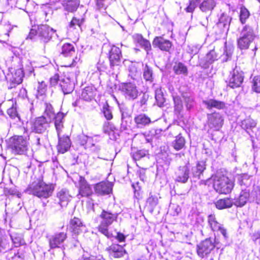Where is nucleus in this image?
<instances>
[{
    "mask_svg": "<svg viewBox=\"0 0 260 260\" xmlns=\"http://www.w3.org/2000/svg\"><path fill=\"white\" fill-rule=\"evenodd\" d=\"M46 92L45 85L43 83H42L38 87L36 96L38 99L40 96H43Z\"/></svg>",
    "mask_w": 260,
    "mask_h": 260,
    "instance_id": "obj_55",
    "label": "nucleus"
},
{
    "mask_svg": "<svg viewBox=\"0 0 260 260\" xmlns=\"http://www.w3.org/2000/svg\"><path fill=\"white\" fill-rule=\"evenodd\" d=\"M61 53L64 56L72 55L75 53V49L73 45L70 43L64 44L62 46Z\"/></svg>",
    "mask_w": 260,
    "mask_h": 260,
    "instance_id": "obj_42",
    "label": "nucleus"
},
{
    "mask_svg": "<svg viewBox=\"0 0 260 260\" xmlns=\"http://www.w3.org/2000/svg\"><path fill=\"white\" fill-rule=\"evenodd\" d=\"M55 30L47 25H42L38 27V35L40 40L47 43L52 38Z\"/></svg>",
    "mask_w": 260,
    "mask_h": 260,
    "instance_id": "obj_8",
    "label": "nucleus"
},
{
    "mask_svg": "<svg viewBox=\"0 0 260 260\" xmlns=\"http://www.w3.org/2000/svg\"><path fill=\"white\" fill-rule=\"evenodd\" d=\"M89 139L87 136L82 134L80 136V143L82 145L85 144Z\"/></svg>",
    "mask_w": 260,
    "mask_h": 260,
    "instance_id": "obj_59",
    "label": "nucleus"
},
{
    "mask_svg": "<svg viewBox=\"0 0 260 260\" xmlns=\"http://www.w3.org/2000/svg\"><path fill=\"white\" fill-rule=\"evenodd\" d=\"M26 192L39 198H47L51 196V189L50 186L43 181L38 180L29 184Z\"/></svg>",
    "mask_w": 260,
    "mask_h": 260,
    "instance_id": "obj_3",
    "label": "nucleus"
},
{
    "mask_svg": "<svg viewBox=\"0 0 260 260\" xmlns=\"http://www.w3.org/2000/svg\"><path fill=\"white\" fill-rule=\"evenodd\" d=\"M103 112L105 118L107 120H109L112 119L113 115L110 109L109 106L107 104L103 106Z\"/></svg>",
    "mask_w": 260,
    "mask_h": 260,
    "instance_id": "obj_53",
    "label": "nucleus"
},
{
    "mask_svg": "<svg viewBox=\"0 0 260 260\" xmlns=\"http://www.w3.org/2000/svg\"><path fill=\"white\" fill-rule=\"evenodd\" d=\"M200 0H189V5L185 8V11L188 13L193 12L198 5Z\"/></svg>",
    "mask_w": 260,
    "mask_h": 260,
    "instance_id": "obj_51",
    "label": "nucleus"
},
{
    "mask_svg": "<svg viewBox=\"0 0 260 260\" xmlns=\"http://www.w3.org/2000/svg\"><path fill=\"white\" fill-rule=\"evenodd\" d=\"M133 159L135 160H140L144 157L149 158L148 151L145 150H137L132 153Z\"/></svg>",
    "mask_w": 260,
    "mask_h": 260,
    "instance_id": "obj_45",
    "label": "nucleus"
},
{
    "mask_svg": "<svg viewBox=\"0 0 260 260\" xmlns=\"http://www.w3.org/2000/svg\"><path fill=\"white\" fill-rule=\"evenodd\" d=\"M28 141L26 137L21 136H14L11 137L8 142V146L13 152L16 154H24L27 149Z\"/></svg>",
    "mask_w": 260,
    "mask_h": 260,
    "instance_id": "obj_5",
    "label": "nucleus"
},
{
    "mask_svg": "<svg viewBox=\"0 0 260 260\" xmlns=\"http://www.w3.org/2000/svg\"><path fill=\"white\" fill-rule=\"evenodd\" d=\"M252 197L257 204L260 203V188L256 187L254 191L251 193V197Z\"/></svg>",
    "mask_w": 260,
    "mask_h": 260,
    "instance_id": "obj_57",
    "label": "nucleus"
},
{
    "mask_svg": "<svg viewBox=\"0 0 260 260\" xmlns=\"http://www.w3.org/2000/svg\"><path fill=\"white\" fill-rule=\"evenodd\" d=\"M215 5L214 0H205L200 5V9L204 12L211 11Z\"/></svg>",
    "mask_w": 260,
    "mask_h": 260,
    "instance_id": "obj_32",
    "label": "nucleus"
},
{
    "mask_svg": "<svg viewBox=\"0 0 260 260\" xmlns=\"http://www.w3.org/2000/svg\"><path fill=\"white\" fill-rule=\"evenodd\" d=\"M45 109L44 112V115L43 116L46 117V119L50 122L53 119H54L55 114L53 111V109L51 104L48 103H45Z\"/></svg>",
    "mask_w": 260,
    "mask_h": 260,
    "instance_id": "obj_39",
    "label": "nucleus"
},
{
    "mask_svg": "<svg viewBox=\"0 0 260 260\" xmlns=\"http://www.w3.org/2000/svg\"><path fill=\"white\" fill-rule=\"evenodd\" d=\"M79 4V0H63L62 5L67 11L72 12L76 10Z\"/></svg>",
    "mask_w": 260,
    "mask_h": 260,
    "instance_id": "obj_28",
    "label": "nucleus"
},
{
    "mask_svg": "<svg viewBox=\"0 0 260 260\" xmlns=\"http://www.w3.org/2000/svg\"><path fill=\"white\" fill-rule=\"evenodd\" d=\"M239 184L241 187V189L246 190V188L250 186L252 184L251 176L247 174H242L237 176Z\"/></svg>",
    "mask_w": 260,
    "mask_h": 260,
    "instance_id": "obj_23",
    "label": "nucleus"
},
{
    "mask_svg": "<svg viewBox=\"0 0 260 260\" xmlns=\"http://www.w3.org/2000/svg\"><path fill=\"white\" fill-rule=\"evenodd\" d=\"M185 139L180 135L176 137L175 140L173 142V146L174 148L178 151L182 149L185 146Z\"/></svg>",
    "mask_w": 260,
    "mask_h": 260,
    "instance_id": "obj_41",
    "label": "nucleus"
},
{
    "mask_svg": "<svg viewBox=\"0 0 260 260\" xmlns=\"http://www.w3.org/2000/svg\"><path fill=\"white\" fill-rule=\"evenodd\" d=\"M213 180L214 188L219 193H229L234 187L233 181L226 176L217 174L213 177Z\"/></svg>",
    "mask_w": 260,
    "mask_h": 260,
    "instance_id": "obj_2",
    "label": "nucleus"
},
{
    "mask_svg": "<svg viewBox=\"0 0 260 260\" xmlns=\"http://www.w3.org/2000/svg\"><path fill=\"white\" fill-rule=\"evenodd\" d=\"M109 254L113 257L119 258L126 253L123 247L119 244H113L106 248Z\"/></svg>",
    "mask_w": 260,
    "mask_h": 260,
    "instance_id": "obj_14",
    "label": "nucleus"
},
{
    "mask_svg": "<svg viewBox=\"0 0 260 260\" xmlns=\"http://www.w3.org/2000/svg\"><path fill=\"white\" fill-rule=\"evenodd\" d=\"M64 117V115L61 113H58L54 119H55L54 125L57 132V136L59 137L61 134L62 128H63V121L62 119Z\"/></svg>",
    "mask_w": 260,
    "mask_h": 260,
    "instance_id": "obj_29",
    "label": "nucleus"
},
{
    "mask_svg": "<svg viewBox=\"0 0 260 260\" xmlns=\"http://www.w3.org/2000/svg\"><path fill=\"white\" fill-rule=\"evenodd\" d=\"M233 203V201L231 199L224 198L217 200L215 203V205L217 209H223L231 207Z\"/></svg>",
    "mask_w": 260,
    "mask_h": 260,
    "instance_id": "obj_30",
    "label": "nucleus"
},
{
    "mask_svg": "<svg viewBox=\"0 0 260 260\" xmlns=\"http://www.w3.org/2000/svg\"><path fill=\"white\" fill-rule=\"evenodd\" d=\"M92 190L85 179L82 177L79 179V192L78 196L87 197L91 195Z\"/></svg>",
    "mask_w": 260,
    "mask_h": 260,
    "instance_id": "obj_20",
    "label": "nucleus"
},
{
    "mask_svg": "<svg viewBox=\"0 0 260 260\" xmlns=\"http://www.w3.org/2000/svg\"><path fill=\"white\" fill-rule=\"evenodd\" d=\"M70 227L72 232L77 235L81 233L84 229V225L81 220L76 217L71 220Z\"/></svg>",
    "mask_w": 260,
    "mask_h": 260,
    "instance_id": "obj_24",
    "label": "nucleus"
},
{
    "mask_svg": "<svg viewBox=\"0 0 260 260\" xmlns=\"http://www.w3.org/2000/svg\"><path fill=\"white\" fill-rule=\"evenodd\" d=\"M252 88L255 92H260V76L254 78Z\"/></svg>",
    "mask_w": 260,
    "mask_h": 260,
    "instance_id": "obj_54",
    "label": "nucleus"
},
{
    "mask_svg": "<svg viewBox=\"0 0 260 260\" xmlns=\"http://www.w3.org/2000/svg\"><path fill=\"white\" fill-rule=\"evenodd\" d=\"M147 100H148V95H146V94L144 93L140 101V103L141 106H142L145 105L146 103Z\"/></svg>",
    "mask_w": 260,
    "mask_h": 260,
    "instance_id": "obj_62",
    "label": "nucleus"
},
{
    "mask_svg": "<svg viewBox=\"0 0 260 260\" xmlns=\"http://www.w3.org/2000/svg\"><path fill=\"white\" fill-rule=\"evenodd\" d=\"M189 169L187 166L179 167L176 172L175 180L176 181L185 183L189 177Z\"/></svg>",
    "mask_w": 260,
    "mask_h": 260,
    "instance_id": "obj_19",
    "label": "nucleus"
},
{
    "mask_svg": "<svg viewBox=\"0 0 260 260\" xmlns=\"http://www.w3.org/2000/svg\"><path fill=\"white\" fill-rule=\"evenodd\" d=\"M12 79L10 80L12 82L17 84L21 83L23 77V72L21 69H18L15 70V73L12 72Z\"/></svg>",
    "mask_w": 260,
    "mask_h": 260,
    "instance_id": "obj_37",
    "label": "nucleus"
},
{
    "mask_svg": "<svg viewBox=\"0 0 260 260\" xmlns=\"http://www.w3.org/2000/svg\"><path fill=\"white\" fill-rule=\"evenodd\" d=\"M209 225L213 231L219 232L223 236L224 239H227L228 236L226 230L223 228L222 224L219 223L213 215H210L208 217Z\"/></svg>",
    "mask_w": 260,
    "mask_h": 260,
    "instance_id": "obj_9",
    "label": "nucleus"
},
{
    "mask_svg": "<svg viewBox=\"0 0 260 260\" xmlns=\"http://www.w3.org/2000/svg\"><path fill=\"white\" fill-rule=\"evenodd\" d=\"M203 103L206 106V108L208 109L214 108L218 110H221L223 109L225 107V104L223 102L214 99L204 101Z\"/></svg>",
    "mask_w": 260,
    "mask_h": 260,
    "instance_id": "obj_25",
    "label": "nucleus"
},
{
    "mask_svg": "<svg viewBox=\"0 0 260 260\" xmlns=\"http://www.w3.org/2000/svg\"><path fill=\"white\" fill-rule=\"evenodd\" d=\"M67 234L64 232L56 233L51 236L49 239V246L51 248H55L59 247L67 239Z\"/></svg>",
    "mask_w": 260,
    "mask_h": 260,
    "instance_id": "obj_12",
    "label": "nucleus"
},
{
    "mask_svg": "<svg viewBox=\"0 0 260 260\" xmlns=\"http://www.w3.org/2000/svg\"><path fill=\"white\" fill-rule=\"evenodd\" d=\"M11 239L15 247H18L24 244V241L21 236L18 234L11 235Z\"/></svg>",
    "mask_w": 260,
    "mask_h": 260,
    "instance_id": "obj_48",
    "label": "nucleus"
},
{
    "mask_svg": "<svg viewBox=\"0 0 260 260\" xmlns=\"http://www.w3.org/2000/svg\"><path fill=\"white\" fill-rule=\"evenodd\" d=\"M58 143L57 145V149L58 152L64 153L68 151L71 146V142L69 137H58Z\"/></svg>",
    "mask_w": 260,
    "mask_h": 260,
    "instance_id": "obj_18",
    "label": "nucleus"
},
{
    "mask_svg": "<svg viewBox=\"0 0 260 260\" xmlns=\"http://www.w3.org/2000/svg\"><path fill=\"white\" fill-rule=\"evenodd\" d=\"M7 113L12 118H15L16 117L19 118L15 107H12L9 108L7 111Z\"/></svg>",
    "mask_w": 260,
    "mask_h": 260,
    "instance_id": "obj_58",
    "label": "nucleus"
},
{
    "mask_svg": "<svg viewBox=\"0 0 260 260\" xmlns=\"http://www.w3.org/2000/svg\"><path fill=\"white\" fill-rule=\"evenodd\" d=\"M206 169L205 162L204 161H199L197 165L192 168V174L194 178L200 179L203 172Z\"/></svg>",
    "mask_w": 260,
    "mask_h": 260,
    "instance_id": "obj_27",
    "label": "nucleus"
},
{
    "mask_svg": "<svg viewBox=\"0 0 260 260\" xmlns=\"http://www.w3.org/2000/svg\"><path fill=\"white\" fill-rule=\"evenodd\" d=\"M95 192L100 195L109 194L112 190L111 184L109 182H101L95 185Z\"/></svg>",
    "mask_w": 260,
    "mask_h": 260,
    "instance_id": "obj_21",
    "label": "nucleus"
},
{
    "mask_svg": "<svg viewBox=\"0 0 260 260\" xmlns=\"http://www.w3.org/2000/svg\"><path fill=\"white\" fill-rule=\"evenodd\" d=\"M120 88L125 98L129 100H134L138 96L139 91L134 83L131 82L123 83Z\"/></svg>",
    "mask_w": 260,
    "mask_h": 260,
    "instance_id": "obj_6",
    "label": "nucleus"
},
{
    "mask_svg": "<svg viewBox=\"0 0 260 260\" xmlns=\"http://www.w3.org/2000/svg\"><path fill=\"white\" fill-rule=\"evenodd\" d=\"M182 97L184 100L187 110H189L193 106L194 100L193 97L190 93L188 92L183 93Z\"/></svg>",
    "mask_w": 260,
    "mask_h": 260,
    "instance_id": "obj_38",
    "label": "nucleus"
},
{
    "mask_svg": "<svg viewBox=\"0 0 260 260\" xmlns=\"http://www.w3.org/2000/svg\"><path fill=\"white\" fill-rule=\"evenodd\" d=\"M250 197V194L249 191H247L246 190L242 189V191L240 195L236 202V205L237 206H243L247 202L248 198Z\"/></svg>",
    "mask_w": 260,
    "mask_h": 260,
    "instance_id": "obj_35",
    "label": "nucleus"
},
{
    "mask_svg": "<svg viewBox=\"0 0 260 260\" xmlns=\"http://www.w3.org/2000/svg\"><path fill=\"white\" fill-rule=\"evenodd\" d=\"M172 97L174 101L175 112L180 114L183 108V105L181 97L174 93L172 94Z\"/></svg>",
    "mask_w": 260,
    "mask_h": 260,
    "instance_id": "obj_33",
    "label": "nucleus"
},
{
    "mask_svg": "<svg viewBox=\"0 0 260 260\" xmlns=\"http://www.w3.org/2000/svg\"><path fill=\"white\" fill-rule=\"evenodd\" d=\"M214 247V245L211 240L207 239L198 246V254L200 256L203 257L210 253Z\"/></svg>",
    "mask_w": 260,
    "mask_h": 260,
    "instance_id": "obj_11",
    "label": "nucleus"
},
{
    "mask_svg": "<svg viewBox=\"0 0 260 260\" xmlns=\"http://www.w3.org/2000/svg\"><path fill=\"white\" fill-rule=\"evenodd\" d=\"M116 238L118 240L119 242H123L125 241V236L122 233H117Z\"/></svg>",
    "mask_w": 260,
    "mask_h": 260,
    "instance_id": "obj_63",
    "label": "nucleus"
},
{
    "mask_svg": "<svg viewBox=\"0 0 260 260\" xmlns=\"http://www.w3.org/2000/svg\"><path fill=\"white\" fill-rule=\"evenodd\" d=\"M255 37V36L252 27L249 26H244L237 40L238 47L241 50L248 49Z\"/></svg>",
    "mask_w": 260,
    "mask_h": 260,
    "instance_id": "obj_4",
    "label": "nucleus"
},
{
    "mask_svg": "<svg viewBox=\"0 0 260 260\" xmlns=\"http://www.w3.org/2000/svg\"><path fill=\"white\" fill-rule=\"evenodd\" d=\"M58 78L59 77L58 75H55L53 77H51L50 78V84L52 86L55 85L58 82Z\"/></svg>",
    "mask_w": 260,
    "mask_h": 260,
    "instance_id": "obj_61",
    "label": "nucleus"
},
{
    "mask_svg": "<svg viewBox=\"0 0 260 260\" xmlns=\"http://www.w3.org/2000/svg\"><path fill=\"white\" fill-rule=\"evenodd\" d=\"M133 38L135 42L140 44L141 42L144 39L143 37L140 34H136L133 36Z\"/></svg>",
    "mask_w": 260,
    "mask_h": 260,
    "instance_id": "obj_60",
    "label": "nucleus"
},
{
    "mask_svg": "<svg viewBox=\"0 0 260 260\" xmlns=\"http://www.w3.org/2000/svg\"><path fill=\"white\" fill-rule=\"evenodd\" d=\"M135 122L139 127H142L149 124L151 122L149 117L145 114H140L135 118Z\"/></svg>",
    "mask_w": 260,
    "mask_h": 260,
    "instance_id": "obj_36",
    "label": "nucleus"
},
{
    "mask_svg": "<svg viewBox=\"0 0 260 260\" xmlns=\"http://www.w3.org/2000/svg\"><path fill=\"white\" fill-rule=\"evenodd\" d=\"M9 249L11 248L9 238L0 235V252H5Z\"/></svg>",
    "mask_w": 260,
    "mask_h": 260,
    "instance_id": "obj_34",
    "label": "nucleus"
},
{
    "mask_svg": "<svg viewBox=\"0 0 260 260\" xmlns=\"http://www.w3.org/2000/svg\"><path fill=\"white\" fill-rule=\"evenodd\" d=\"M142 47L144 48V49L145 50V51L147 52V53H148V52L151 50V46L150 42L144 39L142 42H141L139 44Z\"/></svg>",
    "mask_w": 260,
    "mask_h": 260,
    "instance_id": "obj_56",
    "label": "nucleus"
},
{
    "mask_svg": "<svg viewBox=\"0 0 260 260\" xmlns=\"http://www.w3.org/2000/svg\"><path fill=\"white\" fill-rule=\"evenodd\" d=\"M249 13L247 9L245 8H242L240 11V19L242 23L245 22V20L249 17Z\"/></svg>",
    "mask_w": 260,
    "mask_h": 260,
    "instance_id": "obj_52",
    "label": "nucleus"
},
{
    "mask_svg": "<svg viewBox=\"0 0 260 260\" xmlns=\"http://www.w3.org/2000/svg\"><path fill=\"white\" fill-rule=\"evenodd\" d=\"M243 81V75L242 72L234 70L231 73L229 78V85L231 88H234L241 86Z\"/></svg>",
    "mask_w": 260,
    "mask_h": 260,
    "instance_id": "obj_10",
    "label": "nucleus"
},
{
    "mask_svg": "<svg viewBox=\"0 0 260 260\" xmlns=\"http://www.w3.org/2000/svg\"><path fill=\"white\" fill-rule=\"evenodd\" d=\"M48 122L49 121L44 116L38 117L34 121L31 129L37 133H42L47 128Z\"/></svg>",
    "mask_w": 260,
    "mask_h": 260,
    "instance_id": "obj_13",
    "label": "nucleus"
},
{
    "mask_svg": "<svg viewBox=\"0 0 260 260\" xmlns=\"http://www.w3.org/2000/svg\"><path fill=\"white\" fill-rule=\"evenodd\" d=\"M60 86L64 94H68L73 91L74 88L73 78L65 75L61 80Z\"/></svg>",
    "mask_w": 260,
    "mask_h": 260,
    "instance_id": "obj_15",
    "label": "nucleus"
},
{
    "mask_svg": "<svg viewBox=\"0 0 260 260\" xmlns=\"http://www.w3.org/2000/svg\"><path fill=\"white\" fill-rule=\"evenodd\" d=\"M96 94L95 89L91 86L86 87L81 93V98L86 101H90Z\"/></svg>",
    "mask_w": 260,
    "mask_h": 260,
    "instance_id": "obj_26",
    "label": "nucleus"
},
{
    "mask_svg": "<svg viewBox=\"0 0 260 260\" xmlns=\"http://www.w3.org/2000/svg\"><path fill=\"white\" fill-rule=\"evenodd\" d=\"M255 121L251 119H246L243 120L241 122V126L243 129H251L256 126Z\"/></svg>",
    "mask_w": 260,
    "mask_h": 260,
    "instance_id": "obj_49",
    "label": "nucleus"
},
{
    "mask_svg": "<svg viewBox=\"0 0 260 260\" xmlns=\"http://www.w3.org/2000/svg\"><path fill=\"white\" fill-rule=\"evenodd\" d=\"M153 45L162 51H169L172 46V42L161 37H156L153 41Z\"/></svg>",
    "mask_w": 260,
    "mask_h": 260,
    "instance_id": "obj_16",
    "label": "nucleus"
},
{
    "mask_svg": "<svg viewBox=\"0 0 260 260\" xmlns=\"http://www.w3.org/2000/svg\"><path fill=\"white\" fill-rule=\"evenodd\" d=\"M121 56V51L120 49L113 46L109 51V60L111 66H118L120 62V58Z\"/></svg>",
    "mask_w": 260,
    "mask_h": 260,
    "instance_id": "obj_17",
    "label": "nucleus"
},
{
    "mask_svg": "<svg viewBox=\"0 0 260 260\" xmlns=\"http://www.w3.org/2000/svg\"><path fill=\"white\" fill-rule=\"evenodd\" d=\"M219 55H221V53L219 54L218 52H217L214 49L210 51L205 57L206 60L205 66H207L209 64H211L214 61L217 60Z\"/></svg>",
    "mask_w": 260,
    "mask_h": 260,
    "instance_id": "obj_31",
    "label": "nucleus"
},
{
    "mask_svg": "<svg viewBox=\"0 0 260 260\" xmlns=\"http://www.w3.org/2000/svg\"><path fill=\"white\" fill-rule=\"evenodd\" d=\"M83 18H77L75 17H73L69 24V27L71 28H76V26L80 27L81 25L83 23Z\"/></svg>",
    "mask_w": 260,
    "mask_h": 260,
    "instance_id": "obj_50",
    "label": "nucleus"
},
{
    "mask_svg": "<svg viewBox=\"0 0 260 260\" xmlns=\"http://www.w3.org/2000/svg\"><path fill=\"white\" fill-rule=\"evenodd\" d=\"M158 202V199L157 196L150 194V197L147 200V206L149 207L151 211H153Z\"/></svg>",
    "mask_w": 260,
    "mask_h": 260,
    "instance_id": "obj_43",
    "label": "nucleus"
},
{
    "mask_svg": "<svg viewBox=\"0 0 260 260\" xmlns=\"http://www.w3.org/2000/svg\"><path fill=\"white\" fill-rule=\"evenodd\" d=\"M208 125L210 129L219 131L223 124V116L218 112L208 114Z\"/></svg>",
    "mask_w": 260,
    "mask_h": 260,
    "instance_id": "obj_7",
    "label": "nucleus"
},
{
    "mask_svg": "<svg viewBox=\"0 0 260 260\" xmlns=\"http://www.w3.org/2000/svg\"><path fill=\"white\" fill-rule=\"evenodd\" d=\"M231 20V17L225 14H222L219 19L218 26L228 29Z\"/></svg>",
    "mask_w": 260,
    "mask_h": 260,
    "instance_id": "obj_40",
    "label": "nucleus"
},
{
    "mask_svg": "<svg viewBox=\"0 0 260 260\" xmlns=\"http://www.w3.org/2000/svg\"><path fill=\"white\" fill-rule=\"evenodd\" d=\"M57 197L59 199V203L61 207L66 206L72 198V196L67 189H62L60 190L57 193Z\"/></svg>",
    "mask_w": 260,
    "mask_h": 260,
    "instance_id": "obj_22",
    "label": "nucleus"
},
{
    "mask_svg": "<svg viewBox=\"0 0 260 260\" xmlns=\"http://www.w3.org/2000/svg\"><path fill=\"white\" fill-rule=\"evenodd\" d=\"M118 214L112 213L109 211L103 210L100 215L102 220L98 226L99 231L106 236L108 238H111L113 235L108 231L109 226L114 221H116Z\"/></svg>",
    "mask_w": 260,
    "mask_h": 260,
    "instance_id": "obj_1",
    "label": "nucleus"
},
{
    "mask_svg": "<svg viewBox=\"0 0 260 260\" xmlns=\"http://www.w3.org/2000/svg\"><path fill=\"white\" fill-rule=\"evenodd\" d=\"M155 98L157 105L159 107H162L165 102V99L164 97L163 92L160 88L155 89Z\"/></svg>",
    "mask_w": 260,
    "mask_h": 260,
    "instance_id": "obj_44",
    "label": "nucleus"
},
{
    "mask_svg": "<svg viewBox=\"0 0 260 260\" xmlns=\"http://www.w3.org/2000/svg\"><path fill=\"white\" fill-rule=\"evenodd\" d=\"M37 34L38 35V29L36 30L34 28L31 29L27 38H29L30 39H32Z\"/></svg>",
    "mask_w": 260,
    "mask_h": 260,
    "instance_id": "obj_64",
    "label": "nucleus"
},
{
    "mask_svg": "<svg viewBox=\"0 0 260 260\" xmlns=\"http://www.w3.org/2000/svg\"><path fill=\"white\" fill-rule=\"evenodd\" d=\"M174 70L177 74H185L187 73V69L182 63L179 62L174 66Z\"/></svg>",
    "mask_w": 260,
    "mask_h": 260,
    "instance_id": "obj_47",
    "label": "nucleus"
},
{
    "mask_svg": "<svg viewBox=\"0 0 260 260\" xmlns=\"http://www.w3.org/2000/svg\"><path fill=\"white\" fill-rule=\"evenodd\" d=\"M143 77L147 81H153V72L152 69L147 64H145L143 69Z\"/></svg>",
    "mask_w": 260,
    "mask_h": 260,
    "instance_id": "obj_46",
    "label": "nucleus"
}]
</instances>
